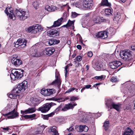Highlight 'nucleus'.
Masks as SVG:
<instances>
[{"label":"nucleus","instance_id":"f704fd0d","mask_svg":"<svg viewBox=\"0 0 135 135\" xmlns=\"http://www.w3.org/2000/svg\"><path fill=\"white\" fill-rule=\"evenodd\" d=\"M35 25L28 27L26 30L28 32H30L32 31V32L34 33L33 31H35Z\"/></svg>","mask_w":135,"mask_h":135},{"label":"nucleus","instance_id":"423d86ee","mask_svg":"<svg viewBox=\"0 0 135 135\" xmlns=\"http://www.w3.org/2000/svg\"><path fill=\"white\" fill-rule=\"evenodd\" d=\"M130 82L129 81H127L124 84V85L126 86V90L124 92V93L128 95H133L135 94L132 88L130 85Z\"/></svg>","mask_w":135,"mask_h":135},{"label":"nucleus","instance_id":"39448f33","mask_svg":"<svg viewBox=\"0 0 135 135\" xmlns=\"http://www.w3.org/2000/svg\"><path fill=\"white\" fill-rule=\"evenodd\" d=\"M68 6L67 4H65L64 5H60L59 6V7L61 8V9L60 10H59L58 8L56 7L53 6H50L48 5H46L45 7V9L46 10L49 12H54L56 10H57L58 11H60L61 10H62L64 9V7H68Z\"/></svg>","mask_w":135,"mask_h":135},{"label":"nucleus","instance_id":"6ab92c4d","mask_svg":"<svg viewBox=\"0 0 135 135\" xmlns=\"http://www.w3.org/2000/svg\"><path fill=\"white\" fill-rule=\"evenodd\" d=\"M56 79L51 83L50 84V85H52L54 86H56L58 87L61 85V81L60 79L58 78L57 76H56Z\"/></svg>","mask_w":135,"mask_h":135},{"label":"nucleus","instance_id":"cd10ccee","mask_svg":"<svg viewBox=\"0 0 135 135\" xmlns=\"http://www.w3.org/2000/svg\"><path fill=\"white\" fill-rule=\"evenodd\" d=\"M60 42L59 40H57L56 39H51L49 41V44L50 45H55L56 44H57Z\"/></svg>","mask_w":135,"mask_h":135},{"label":"nucleus","instance_id":"e433bc0d","mask_svg":"<svg viewBox=\"0 0 135 135\" xmlns=\"http://www.w3.org/2000/svg\"><path fill=\"white\" fill-rule=\"evenodd\" d=\"M115 17L114 19V20L118 21L120 18V14L119 12H115Z\"/></svg>","mask_w":135,"mask_h":135},{"label":"nucleus","instance_id":"774afa93","mask_svg":"<svg viewBox=\"0 0 135 135\" xmlns=\"http://www.w3.org/2000/svg\"><path fill=\"white\" fill-rule=\"evenodd\" d=\"M100 83H97L95 84H94L93 86V87H95L96 86H97L100 85Z\"/></svg>","mask_w":135,"mask_h":135},{"label":"nucleus","instance_id":"9b49d317","mask_svg":"<svg viewBox=\"0 0 135 135\" xmlns=\"http://www.w3.org/2000/svg\"><path fill=\"white\" fill-rule=\"evenodd\" d=\"M16 57V55H13L12 57V63L10 64V66L13 65V64L15 66H19L22 64V61L20 59H17Z\"/></svg>","mask_w":135,"mask_h":135},{"label":"nucleus","instance_id":"e2e57ef3","mask_svg":"<svg viewBox=\"0 0 135 135\" xmlns=\"http://www.w3.org/2000/svg\"><path fill=\"white\" fill-rule=\"evenodd\" d=\"M49 117H48L47 115H44L43 118L44 119L47 120L48 119Z\"/></svg>","mask_w":135,"mask_h":135},{"label":"nucleus","instance_id":"09e8293b","mask_svg":"<svg viewBox=\"0 0 135 135\" xmlns=\"http://www.w3.org/2000/svg\"><path fill=\"white\" fill-rule=\"evenodd\" d=\"M21 114H25L28 113L27 109L25 110H21Z\"/></svg>","mask_w":135,"mask_h":135},{"label":"nucleus","instance_id":"f3484780","mask_svg":"<svg viewBox=\"0 0 135 135\" xmlns=\"http://www.w3.org/2000/svg\"><path fill=\"white\" fill-rule=\"evenodd\" d=\"M95 36L97 37L104 39L107 37L108 35H107V32L106 31H104L98 32L96 34Z\"/></svg>","mask_w":135,"mask_h":135},{"label":"nucleus","instance_id":"4d7b16f0","mask_svg":"<svg viewBox=\"0 0 135 135\" xmlns=\"http://www.w3.org/2000/svg\"><path fill=\"white\" fill-rule=\"evenodd\" d=\"M41 131H38L37 132H36L33 135H41Z\"/></svg>","mask_w":135,"mask_h":135},{"label":"nucleus","instance_id":"ddd939ff","mask_svg":"<svg viewBox=\"0 0 135 135\" xmlns=\"http://www.w3.org/2000/svg\"><path fill=\"white\" fill-rule=\"evenodd\" d=\"M122 63L119 61H115L109 63L110 68L113 69H115L121 65Z\"/></svg>","mask_w":135,"mask_h":135},{"label":"nucleus","instance_id":"5fc2aeb1","mask_svg":"<svg viewBox=\"0 0 135 135\" xmlns=\"http://www.w3.org/2000/svg\"><path fill=\"white\" fill-rule=\"evenodd\" d=\"M93 54L92 52L90 51L88 52V55L90 57H91L93 56Z\"/></svg>","mask_w":135,"mask_h":135},{"label":"nucleus","instance_id":"a18cd8bd","mask_svg":"<svg viewBox=\"0 0 135 135\" xmlns=\"http://www.w3.org/2000/svg\"><path fill=\"white\" fill-rule=\"evenodd\" d=\"M118 79L116 77H112L110 81L112 82H117L118 81Z\"/></svg>","mask_w":135,"mask_h":135},{"label":"nucleus","instance_id":"de8ad7c7","mask_svg":"<svg viewBox=\"0 0 135 135\" xmlns=\"http://www.w3.org/2000/svg\"><path fill=\"white\" fill-rule=\"evenodd\" d=\"M1 128L2 129H3V130H1V131L4 132L8 131L9 129L8 127H7L6 128L1 127Z\"/></svg>","mask_w":135,"mask_h":135},{"label":"nucleus","instance_id":"393cba45","mask_svg":"<svg viewBox=\"0 0 135 135\" xmlns=\"http://www.w3.org/2000/svg\"><path fill=\"white\" fill-rule=\"evenodd\" d=\"M105 31L107 32V35L108 34L110 35H113L115 33V29L111 27L107 29V30Z\"/></svg>","mask_w":135,"mask_h":135},{"label":"nucleus","instance_id":"c85d7f7f","mask_svg":"<svg viewBox=\"0 0 135 135\" xmlns=\"http://www.w3.org/2000/svg\"><path fill=\"white\" fill-rule=\"evenodd\" d=\"M101 4L102 6H105L108 7L111 6V3L108 2V0H102Z\"/></svg>","mask_w":135,"mask_h":135},{"label":"nucleus","instance_id":"412c9836","mask_svg":"<svg viewBox=\"0 0 135 135\" xmlns=\"http://www.w3.org/2000/svg\"><path fill=\"white\" fill-rule=\"evenodd\" d=\"M79 119L80 120L84 122H86L87 120L86 115L85 113L82 112L79 116Z\"/></svg>","mask_w":135,"mask_h":135},{"label":"nucleus","instance_id":"680f3d73","mask_svg":"<svg viewBox=\"0 0 135 135\" xmlns=\"http://www.w3.org/2000/svg\"><path fill=\"white\" fill-rule=\"evenodd\" d=\"M91 85H85L84 87L85 88V89L86 88L87 89H88L89 88L91 87Z\"/></svg>","mask_w":135,"mask_h":135},{"label":"nucleus","instance_id":"6e6552de","mask_svg":"<svg viewBox=\"0 0 135 135\" xmlns=\"http://www.w3.org/2000/svg\"><path fill=\"white\" fill-rule=\"evenodd\" d=\"M27 41L23 38L19 39L15 43V47H17L19 46H21V47L23 48L26 46V44Z\"/></svg>","mask_w":135,"mask_h":135},{"label":"nucleus","instance_id":"f8f14e48","mask_svg":"<svg viewBox=\"0 0 135 135\" xmlns=\"http://www.w3.org/2000/svg\"><path fill=\"white\" fill-rule=\"evenodd\" d=\"M55 50L54 48L49 47L46 48L42 51L43 54L50 56L53 54L55 52Z\"/></svg>","mask_w":135,"mask_h":135},{"label":"nucleus","instance_id":"37998d69","mask_svg":"<svg viewBox=\"0 0 135 135\" xmlns=\"http://www.w3.org/2000/svg\"><path fill=\"white\" fill-rule=\"evenodd\" d=\"M28 113H32L34 112L36 109L35 108H29L27 109Z\"/></svg>","mask_w":135,"mask_h":135},{"label":"nucleus","instance_id":"3c124183","mask_svg":"<svg viewBox=\"0 0 135 135\" xmlns=\"http://www.w3.org/2000/svg\"><path fill=\"white\" fill-rule=\"evenodd\" d=\"M82 59V57L80 56H78L76 57L77 60L78 61H81Z\"/></svg>","mask_w":135,"mask_h":135},{"label":"nucleus","instance_id":"13d9d810","mask_svg":"<svg viewBox=\"0 0 135 135\" xmlns=\"http://www.w3.org/2000/svg\"><path fill=\"white\" fill-rule=\"evenodd\" d=\"M67 129L69 130V131L73 132L74 130V128L72 127H70L69 128V129Z\"/></svg>","mask_w":135,"mask_h":135},{"label":"nucleus","instance_id":"8fccbe9b","mask_svg":"<svg viewBox=\"0 0 135 135\" xmlns=\"http://www.w3.org/2000/svg\"><path fill=\"white\" fill-rule=\"evenodd\" d=\"M78 99L76 97H70V101H74L75 100H77Z\"/></svg>","mask_w":135,"mask_h":135},{"label":"nucleus","instance_id":"338daca9","mask_svg":"<svg viewBox=\"0 0 135 135\" xmlns=\"http://www.w3.org/2000/svg\"><path fill=\"white\" fill-rule=\"evenodd\" d=\"M38 44H35L34 46H33L32 47V49H36V46H37Z\"/></svg>","mask_w":135,"mask_h":135},{"label":"nucleus","instance_id":"f257e3e1","mask_svg":"<svg viewBox=\"0 0 135 135\" xmlns=\"http://www.w3.org/2000/svg\"><path fill=\"white\" fill-rule=\"evenodd\" d=\"M9 7H7L5 10V12L9 17L13 20H15L16 18L22 20H24L29 17V13L28 11L21 10L20 9H15L13 12Z\"/></svg>","mask_w":135,"mask_h":135},{"label":"nucleus","instance_id":"dca6fc26","mask_svg":"<svg viewBox=\"0 0 135 135\" xmlns=\"http://www.w3.org/2000/svg\"><path fill=\"white\" fill-rule=\"evenodd\" d=\"M77 105L75 103H70L66 105L65 107L62 109V110L64 111H66L70 109H72L74 107Z\"/></svg>","mask_w":135,"mask_h":135},{"label":"nucleus","instance_id":"4468645a","mask_svg":"<svg viewBox=\"0 0 135 135\" xmlns=\"http://www.w3.org/2000/svg\"><path fill=\"white\" fill-rule=\"evenodd\" d=\"M59 33L57 30L55 29H52L48 32L47 35L51 37H55L58 36Z\"/></svg>","mask_w":135,"mask_h":135},{"label":"nucleus","instance_id":"6e6d98bb","mask_svg":"<svg viewBox=\"0 0 135 135\" xmlns=\"http://www.w3.org/2000/svg\"><path fill=\"white\" fill-rule=\"evenodd\" d=\"M83 131L86 132L88 129V128L86 126H83Z\"/></svg>","mask_w":135,"mask_h":135},{"label":"nucleus","instance_id":"4be33fe9","mask_svg":"<svg viewBox=\"0 0 135 135\" xmlns=\"http://www.w3.org/2000/svg\"><path fill=\"white\" fill-rule=\"evenodd\" d=\"M30 101L31 103L30 104L33 106H35L40 103V101L37 98H32L31 99Z\"/></svg>","mask_w":135,"mask_h":135},{"label":"nucleus","instance_id":"9d476101","mask_svg":"<svg viewBox=\"0 0 135 135\" xmlns=\"http://www.w3.org/2000/svg\"><path fill=\"white\" fill-rule=\"evenodd\" d=\"M4 116H7L8 119H13L18 116V113L15 109L10 112L4 115Z\"/></svg>","mask_w":135,"mask_h":135},{"label":"nucleus","instance_id":"c03bdc74","mask_svg":"<svg viewBox=\"0 0 135 135\" xmlns=\"http://www.w3.org/2000/svg\"><path fill=\"white\" fill-rule=\"evenodd\" d=\"M80 14H78L75 12H71V17L74 18L76 17L78 15H80Z\"/></svg>","mask_w":135,"mask_h":135},{"label":"nucleus","instance_id":"bf43d9fd","mask_svg":"<svg viewBox=\"0 0 135 135\" xmlns=\"http://www.w3.org/2000/svg\"><path fill=\"white\" fill-rule=\"evenodd\" d=\"M83 126H80L79 127V129L81 131H83Z\"/></svg>","mask_w":135,"mask_h":135},{"label":"nucleus","instance_id":"58836bf2","mask_svg":"<svg viewBox=\"0 0 135 135\" xmlns=\"http://www.w3.org/2000/svg\"><path fill=\"white\" fill-rule=\"evenodd\" d=\"M36 116V114H32L30 115H23L22 117H23L24 118L26 119H30Z\"/></svg>","mask_w":135,"mask_h":135},{"label":"nucleus","instance_id":"b1692460","mask_svg":"<svg viewBox=\"0 0 135 135\" xmlns=\"http://www.w3.org/2000/svg\"><path fill=\"white\" fill-rule=\"evenodd\" d=\"M35 31L33 32L34 33H36L37 32H41L43 30V28L39 25L37 24L35 25Z\"/></svg>","mask_w":135,"mask_h":135},{"label":"nucleus","instance_id":"ea45409f","mask_svg":"<svg viewBox=\"0 0 135 135\" xmlns=\"http://www.w3.org/2000/svg\"><path fill=\"white\" fill-rule=\"evenodd\" d=\"M13 93L12 91V92L9 94V97L11 99H15L17 98V95Z\"/></svg>","mask_w":135,"mask_h":135},{"label":"nucleus","instance_id":"a211bd4d","mask_svg":"<svg viewBox=\"0 0 135 135\" xmlns=\"http://www.w3.org/2000/svg\"><path fill=\"white\" fill-rule=\"evenodd\" d=\"M27 81H24L18 85V87H20L21 92H23L25 91L26 89L27 88Z\"/></svg>","mask_w":135,"mask_h":135},{"label":"nucleus","instance_id":"79ce46f5","mask_svg":"<svg viewBox=\"0 0 135 135\" xmlns=\"http://www.w3.org/2000/svg\"><path fill=\"white\" fill-rule=\"evenodd\" d=\"M61 105H60L57 108H56L54 110L53 112H54V113H58L61 110Z\"/></svg>","mask_w":135,"mask_h":135},{"label":"nucleus","instance_id":"bb28decb","mask_svg":"<svg viewBox=\"0 0 135 135\" xmlns=\"http://www.w3.org/2000/svg\"><path fill=\"white\" fill-rule=\"evenodd\" d=\"M133 134V131L130 128L128 127L124 133L123 135H132Z\"/></svg>","mask_w":135,"mask_h":135},{"label":"nucleus","instance_id":"49530a36","mask_svg":"<svg viewBox=\"0 0 135 135\" xmlns=\"http://www.w3.org/2000/svg\"><path fill=\"white\" fill-rule=\"evenodd\" d=\"M103 75H102L100 76H96L95 77V78L97 80H102L103 78Z\"/></svg>","mask_w":135,"mask_h":135},{"label":"nucleus","instance_id":"a19ab883","mask_svg":"<svg viewBox=\"0 0 135 135\" xmlns=\"http://www.w3.org/2000/svg\"><path fill=\"white\" fill-rule=\"evenodd\" d=\"M33 5L34 7L36 9H37L39 5V2L38 1H36L33 2Z\"/></svg>","mask_w":135,"mask_h":135},{"label":"nucleus","instance_id":"603ef678","mask_svg":"<svg viewBox=\"0 0 135 135\" xmlns=\"http://www.w3.org/2000/svg\"><path fill=\"white\" fill-rule=\"evenodd\" d=\"M74 89H75V88H70V89L67 90L66 92V93H69L70 92L72 91L73 90H74Z\"/></svg>","mask_w":135,"mask_h":135},{"label":"nucleus","instance_id":"0e129e2a","mask_svg":"<svg viewBox=\"0 0 135 135\" xmlns=\"http://www.w3.org/2000/svg\"><path fill=\"white\" fill-rule=\"evenodd\" d=\"M132 50L133 51H135V45H132L131 46Z\"/></svg>","mask_w":135,"mask_h":135},{"label":"nucleus","instance_id":"2eb2a0df","mask_svg":"<svg viewBox=\"0 0 135 135\" xmlns=\"http://www.w3.org/2000/svg\"><path fill=\"white\" fill-rule=\"evenodd\" d=\"M102 21V20L98 15H93L92 18V22L94 25L100 24Z\"/></svg>","mask_w":135,"mask_h":135},{"label":"nucleus","instance_id":"052dcab7","mask_svg":"<svg viewBox=\"0 0 135 135\" xmlns=\"http://www.w3.org/2000/svg\"><path fill=\"white\" fill-rule=\"evenodd\" d=\"M54 114V112H53L51 113H50L49 114H47V115L49 117H50L52 116Z\"/></svg>","mask_w":135,"mask_h":135},{"label":"nucleus","instance_id":"2f4dec72","mask_svg":"<svg viewBox=\"0 0 135 135\" xmlns=\"http://www.w3.org/2000/svg\"><path fill=\"white\" fill-rule=\"evenodd\" d=\"M105 13L107 16L109 15H112V13L113 12L111 9L110 8H107L105 10Z\"/></svg>","mask_w":135,"mask_h":135},{"label":"nucleus","instance_id":"69168bd1","mask_svg":"<svg viewBox=\"0 0 135 135\" xmlns=\"http://www.w3.org/2000/svg\"><path fill=\"white\" fill-rule=\"evenodd\" d=\"M77 49L79 50H81V46L80 45H78L76 46Z\"/></svg>","mask_w":135,"mask_h":135},{"label":"nucleus","instance_id":"a878e982","mask_svg":"<svg viewBox=\"0 0 135 135\" xmlns=\"http://www.w3.org/2000/svg\"><path fill=\"white\" fill-rule=\"evenodd\" d=\"M63 18L62 17L59 19L55 21L54 25L53 26L56 27L60 26L61 24V22L63 20Z\"/></svg>","mask_w":135,"mask_h":135},{"label":"nucleus","instance_id":"0eeeda50","mask_svg":"<svg viewBox=\"0 0 135 135\" xmlns=\"http://www.w3.org/2000/svg\"><path fill=\"white\" fill-rule=\"evenodd\" d=\"M106 104L110 109L114 108L118 111L120 110L121 108L120 104H115L112 101H110V102L108 101L107 103H106Z\"/></svg>","mask_w":135,"mask_h":135},{"label":"nucleus","instance_id":"7c9ffc66","mask_svg":"<svg viewBox=\"0 0 135 135\" xmlns=\"http://www.w3.org/2000/svg\"><path fill=\"white\" fill-rule=\"evenodd\" d=\"M83 2L82 3L81 2H78L76 3L75 6L76 7L83 10Z\"/></svg>","mask_w":135,"mask_h":135},{"label":"nucleus","instance_id":"4c0bfd02","mask_svg":"<svg viewBox=\"0 0 135 135\" xmlns=\"http://www.w3.org/2000/svg\"><path fill=\"white\" fill-rule=\"evenodd\" d=\"M47 89H42L41 90V93L44 96H48Z\"/></svg>","mask_w":135,"mask_h":135},{"label":"nucleus","instance_id":"864d4df0","mask_svg":"<svg viewBox=\"0 0 135 135\" xmlns=\"http://www.w3.org/2000/svg\"><path fill=\"white\" fill-rule=\"evenodd\" d=\"M68 65H67L66 66V67L65 68V77H66L67 73L68 71V70H67V69L68 68Z\"/></svg>","mask_w":135,"mask_h":135},{"label":"nucleus","instance_id":"aec40b11","mask_svg":"<svg viewBox=\"0 0 135 135\" xmlns=\"http://www.w3.org/2000/svg\"><path fill=\"white\" fill-rule=\"evenodd\" d=\"M75 21V20L71 21L69 20L68 21L66 25H64L62 27H66L67 28H68L69 27H71V28L74 29V24Z\"/></svg>","mask_w":135,"mask_h":135},{"label":"nucleus","instance_id":"c756f323","mask_svg":"<svg viewBox=\"0 0 135 135\" xmlns=\"http://www.w3.org/2000/svg\"><path fill=\"white\" fill-rule=\"evenodd\" d=\"M31 55L32 56L38 57L40 56L41 55L40 53L37 52V50L36 49L31 54Z\"/></svg>","mask_w":135,"mask_h":135},{"label":"nucleus","instance_id":"20e7f679","mask_svg":"<svg viewBox=\"0 0 135 135\" xmlns=\"http://www.w3.org/2000/svg\"><path fill=\"white\" fill-rule=\"evenodd\" d=\"M120 54L122 59L126 60H129L132 56V52L127 50L122 51Z\"/></svg>","mask_w":135,"mask_h":135},{"label":"nucleus","instance_id":"f03ea898","mask_svg":"<svg viewBox=\"0 0 135 135\" xmlns=\"http://www.w3.org/2000/svg\"><path fill=\"white\" fill-rule=\"evenodd\" d=\"M56 105V104L54 103H47L39 107L38 108V110L41 111L42 113H46L47 112L51 107Z\"/></svg>","mask_w":135,"mask_h":135},{"label":"nucleus","instance_id":"7ed1b4c3","mask_svg":"<svg viewBox=\"0 0 135 135\" xmlns=\"http://www.w3.org/2000/svg\"><path fill=\"white\" fill-rule=\"evenodd\" d=\"M10 75L11 80L14 81L18 78H22L23 76V74L20 72L14 69L12 71V73Z\"/></svg>","mask_w":135,"mask_h":135},{"label":"nucleus","instance_id":"c9c22d12","mask_svg":"<svg viewBox=\"0 0 135 135\" xmlns=\"http://www.w3.org/2000/svg\"><path fill=\"white\" fill-rule=\"evenodd\" d=\"M109 123V122L108 121H105L104 123L103 127H104V129L106 131L107 130L108 128Z\"/></svg>","mask_w":135,"mask_h":135},{"label":"nucleus","instance_id":"1a4fd4ad","mask_svg":"<svg viewBox=\"0 0 135 135\" xmlns=\"http://www.w3.org/2000/svg\"><path fill=\"white\" fill-rule=\"evenodd\" d=\"M91 0H84L83 1V10H86L91 9L93 6L90 1Z\"/></svg>","mask_w":135,"mask_h":135},{"label":"nucleus","instance_id":"5701e85b","mask_svg":"<svg viewBox=\"0 0 135 135\" xmlns=\"http://www.w3.org/2000/svg\"><path fill=\"white\" fill-rule=\"evenodd\" d=\"M50 130L53 135H59V133L57 130V128L55 126L50 127Z\"/></svg>","mask_w":135,"mask_h":135},{"label":"nucleus","instance_id":"473e14b6","mask_svg":"<svg viewBox=\"0 0 135 135\" xmlns=\"http://www.w3.org/2000/svg\"><path fill=\"white\" fill-rule=\"evenodd\" d=\"M12 91L13 93H19L21 92L20 87H18V86L17 87L15 88Z\"/></svg>","mask_w":135,"mask_h":135},{"label":"nucleus","instance_id":"72a5a7b5","mask_svg":"<svg viewBox=\"0 0 135 135\" xmlns=\"http://www.w3.org/2000/svg\"><path fill=\"white\" fill-rule=\"evenodd\" d=\"M48 96L53 94L55 93V90L54 89H47Z\"/></svg>","mask_w":135,"mask_h":135}]
</instances>
